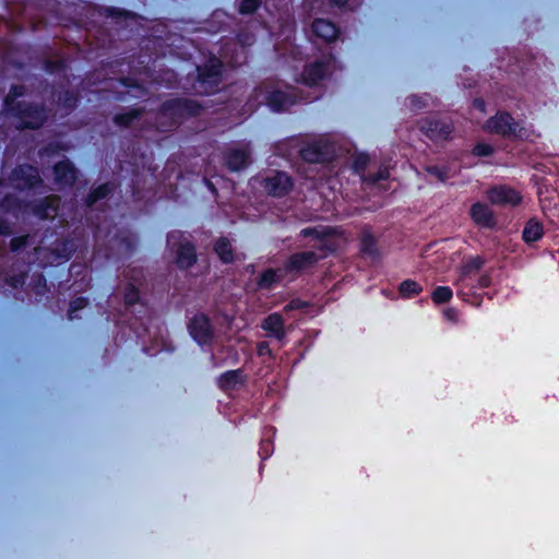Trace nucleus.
Segmentation results:
<instances>
[{"label": "nucleus", "mask_w": 559, "mask_h": 559, "mask_svg": "<svg viewBox=\"0 0 559 559\" xmlns=\"http://www.w3.org/2000/svg\"><path fill=\"white\" fill-rule=\"evenodd\" d=\"M22 94L23 87L14 86L5 98L7 109L19 119V128H38L45 119V114L37 107L24 103L15 104V98Z\"/></svg>", "instance_id": "f257e3e1"}, {"label": "nucleus", "mask_w": 559, "mask_h": 559, "mask_svg": "<svg viewBox=\"0 0 559 559\" xmlns=\"http://www.w3.org/2000/svg\"><path fill=\"white\" fill-rule=\"evenodd\" d=\"M253 98L258 104H266L274 111L285 110L294 103L290 93L275 88L269 83L257 88Z\"/></svg>", "instance_id": "f03ea898"}, {"label": "nucleus", "mask_w": 559, "mask_h": 559, "mask_svg": "<svg viewBox=\"0 0 559 559\" xmlns=\"http://www.w3.org/2000/svg\"><path fill=\"white\" fill-rule=\"evenodd\" d=\"M484 130L501 135H514L521 139H527L526 131L513 122L508 114H500L489 119L484 126Z\"/></svg>", "instance_id": "7ed1b4c3"}, {"label": "nucleus", "mask_w": 559, "mask_h": 559, "mask_svg": "<svg viewBox=\"0 0 559 559\" xmlns=\"http://www.w3.org/2000/svg\"><path fill=\"white\" fill-rule=\"evenodd\" d=\"M168 247L177 252V262L180 267H189L195 260L194 249L179 231L169 234Z\"/></svg>", "instance_id": "20e7f679"}, {"label": "nucleus", "mask_w": 559, "mask_h": 559, "mask_svg": "<svg viewBox=\"0 0 559 559\" xmlns=\"http://www.w3.org/2000/svg\"><path fill=\"white\" fill-rule=\"evenodd\" d=\"M302 158L310 163H326L337 157L333 143L319 140L301 151Z\"/></svg>", "instance_id": "39448f33"}, {"label": "nucleus", "mask_w": 559, "mask_h": 559, "mask_svg": "<svg viewBox=\"0 0 559 559\" xmlns=\"http://www.w3.org/2000/svg\"><path fill=\"white\" fill-rule=\"evenodd\" d=\"M487 197L492 204L503 206H515L522 200L516 190L507 186L493 187L487 192Z\"/></svg>", "instance_id": "423d86ee"}, {"label": "nucleus", "mask_w": 559, "mask_h": 559, "mask_svg": "<svg viewBox=\"0 0 559 559\" xmlns=\"http://www.w3.org/2000/svg\"><path fill=\"white\" fill-rule=\"evenodd\" d=\"M483 264V260L479 257L468 259L461 269L459 278L455 283L457 286V295L464 296V289L472 287V276L478 272Z\"/></svg>", "instance_id": "0eeeda50"}, {"label": "nucleus", "mask_w": 559, "mask_h": 559, "mask_svg": "<svg viewBox=\"0 0 559 559\" xmlns=\"http://www.w3.org/2000/svg\"><path fill=\"white\" fill-rule=\"evenodd\" d=\"M420 128L432 139H448L453 132L452 122L441 119H427L421 123Z\"/></svg>", "instance_id": "6e6552de"}, {"label": "nucleus", "mask_w": 559, "mask_h": 559, "mask_svg": "<svg viewBox=\"0 0 559 559\" xmlns=\"http://www.w3.org/2000/svg\"><path fill=\"white\" fill-rule=\"evenodd\" d=\"M302 233L306 237L312 235L318 242L316 243V246L320 248L334 250L338 245L337 241L334 239V236L337 234L336 229H332L329 227H319L314 229H305L302 230Z\"/></svg>", "instance_id": "1a4fd4ad"}, {"label": "nucleus", "mask_w": 559, "mask_h": 559, "mask_svg": "<svg viewBox=\"0 0 559 559\" xmlns=\"http://www.w3.org/2000/svg\"><path fill=\"white\" fill-rule=\"evenodd\" d=\"M222 61L216 57L209 60L206 64L198 68L199 79L201 84H209L210 88L218 83V75L221 73Z\"/></svg>", "instance_id": "9d476101"}, {"label": "nucleus", "mask_w": 559, "mask_h": 559, "mask_svg": "<svg viewBox=\"0 0 559 559\" xmlns=\"http://www.w3.org/2000/svg\"><path fill=\"white\" fill-rule=\"evenodd\" d=\"M189 329L192 337L200 344L206 343L212 336V326L204 314L195 316Z\"/></svg>", "instance_id": "9b49d317"}, {"label": "nucleus", "mask_w": 559, "mask_h": 559, "mask_svg": "<svg viewBox=\"0 0 559 559\" xmlns=\"http://www.w3.org/2000/svg\"><path fill=\"white\" fill-rule=\"evenodd\" d=\"M290 187V178L285 173H275L265 179V190L273 195H283Z\"/></svg>", "instance_id": "f8f14e48"}, {"label": "nucleus", "mask_w": 559, "mask_h": 559, "mask_svg": "<svg viewBox=\"0 0 559 559\" xmlns=\"http://www.w3.org/2000/svg\"><path fill=\"white\" fill-rule=\"evenodd\" d=\"M13 176L19 188L34 187L39 181L37 169L32 166H22L15 169Z\"/></svg>", "instance_id": "ddd939ff"}, {"label": "nucleus", "mask_w": 559, "mask_h": 559, "mask_svg": "<svg viewBox=\"0 0 559 559\" xmlns=\"http://www.w3.org/2000/svg\"><path fill=\"white\" fill-rule=\"evenodd\" d=\"M471 216L476 224L485 227H491L495 224L492 212L483 203H475L472 206Z\"/></svg>", "instance_id": "4468645a"}, {"label": "nucleus", "mask_w": 559, "mask_h": 559, "mask_svg": "<svg viewBox=\"0 0 559 559\" xmlns=\"http://www.w3.org/2000/svg\"><path fill=\"white\" fill-rule=\"evenodd\" d=\"M263 329L269 335L282 340L285 335L284 319L278 313L270 314L263 323Z\"/></svg>", "instance_id": "2eb2a0df"}, {"label": "nucleus", "mask_w": 559, "mask_h": 559, "mask_svg": "<svg viewBox=\"0 0 559 559\" xmlns=\"http://www.w3.org/2000/svg\"><path fill=\"white\" fill-rule=\"evenodd\" d=\"M312 32L325 41L333 40L337 35L336 26L326 20H316L312 24Z\"/></svg>", "instance_id": "dca6fc26"}, {"label": "nucleus", "mask_w": 559, "mask_h": 559, "mask_svg": "<svg viewBox=\"0 0 559 559\" xmlns=\"http://www.w3.org/2000/svg\"><path fill=\"white\" fill-rule=\"evenodd\" d=\"M329 71V67L325 63H313L305 69L302 80L307 85H316L321 79H323Z\"/></svg>", "instance_id": "f3484780"}, {"label": "nucleus", "mask_w": 559, "mask_h": 559, "mask_svg": "<svg viewBox=\"0 0 559 559\" xmlns=\"http://www.w3.org/2000/svg\"><path fill=\"white\" fill-rule=\"evenodd\" d=\"M226 164L231 170H239L249 164V153L246 148H233L226 156Z\"/></svg>", "instance_id": "a211bd4d"}, {"label": "nucleus", "mask_w": 559, "mask_h": 559, "mask_svg": "<svg viewBox=\"0 0 559 559\" xmlns=\"http://www.w3.org/2000/svg\"><path fill=\"white\" fill-rule=\"evenodd\" d=\"M53 171L55 179L60 185H70L75 180V170L67 160L59 162Z\"/></svg>", "instance_id": "6ab92c4d"}, {"label": "nucleus", "mask_w": 559, "mask_h": 559, "mask_svg": "<svg viewBox=\"0 0 559 559\" xmlns=\"http://www.w3.org/2000/svg\"><path fill=\"white\" fill-rule=\"evenodd\" d=\"M323 254H317L312 251H305L292 257L289 267L292 270H302L313 264L318 259L322 258Z\"/></svg>", "instance_id": "aec40b11"}, {"label": "nucleus", "mask_w": 559, "mask_h": 559, "mask_svg": "<svg viewBox=\"0 0 559 559\" xmlns=\"http://www.w3.org/2000/svg\"><path fill=\"white\" fill-rule=\"evenodd\" d=\"M544 235V226L536 218H531L523 229V239L527 243L535 242Z\"/></svg>", "instance_id": "412c9836"}, {"label": "nucleus", "mask_w": 559, "mask_h": 559, "mask_svg": "<svg viewBox=\"0 0 559 559\" xmlns=\"http://www.w3.org/2000/svg\"><path fill=\"white\" fill-rule=\"evenodd\" d=\"M271 14V20L264 21L265 27L271 32V34H277L284 24L288 23L289 14L287 11H277L276 13Z\"/></svg>", "instance_id": "4be33fe9"}, {"label": "nucleus", "mask_w": 559, "mask_h": 559, "mask_svg": "<svg viewBox=\"0 0 559 559\" xmlns=\"http://www.w3.org/2000/svg\"><path fill=\"white\" fill-rule=\"evenodd\" d=\"M285 271L282 269L278 270H267L265 271L259 281V286L261 288H271L274 284L281 282L284 278Z\"/></svg>", "instance_id": "5701e85b"}, {"label": "nucleus", "mask_w": 559, "mask_h": 559, "mask_svg": "<svg viewBox=\"0 0 559 559\" xmlns=\"http://www.w3.org/2000/svg\"><path fill=\"white\" fill-rule=\"evenodd\" d=\"M241 382L242 376L238 370L228 371L224 373L219 379V385L224 390L235 389Z\"/></svg>", "instance_id": "b1692460"}, {"label": "nucleus", "mask_w": 559, "mask_h": 559, "mask_svg": "<svg viewBox=\"0 0 559 559\" xmlns=\"http://www.w3.org/2000/svg\"><path fill=\"white\" fill-rule=\"evenodd\" d=\"M215 251L217 255L224 262H230L234 260L233 248L229 240L222 238L215 243Z\"/></svg>", "instance_id": "393cba45"}, {"label": "nucleus", "mask_w": 559, "mask_h": 559, "mask_svg": "<svg viewBox=\"0 0 559 559\" xmlns=\"http://www.w3.org/2000/svg\"><path fill=\"white\" fill-rule=\"evenodd\" d=\"M399 292L402 297L412 298L421 292V287L418 283L407 280L400 285Z\"/></svg>", "instance_id": "a878e982"}, {"label": "nucleus", "mask_w": 559, "mask_h": 559, "mask_svg": "<svg viewBox=\"0 0 559 559\" xmlns=\"http://www.w3.org/2000/svg\"><path fill=\"white\" fill-rule=\"evenodd\" d=\"M452 298V290L445 286H439L433 290L432 299L436 304L447 302Z\"/></svg>", "instance_id": "bb28decb"}, {"label": "nucleus", "mask_w": 559, "mask_h": 559, "mask_svg": "<svg viewBox=\"0 0 559 559\" xmlns=\"http://www.w3.org/2000/svg\"><path fill=\"white\" fill-rule=\"evenodd\" d=\"M325 2L334 3L338 7H342L347 3V0H306L305 4L312 10L316 8H322L325 4Z\"/></svg>", "instance_id": "cd10ccee"}, {"label": "nucleus", "mask_w": 559, "mask_h": 559, "mask_svg": "<svg viewBox=\"0 0 559 559\" xmlns=\"http://www.w3.org/2000/svg\"><path fill=\"white\" fill-rule=\"evenodd\" d=\"M47 209L45 210L44 217H52L57 214L59 199L57 197L47 198Z\"/></svg>", "instance_id": "c85d7f7f"}, {"label": "nucleus", "mask_w": 559, "mask_h": 559, "mask_svg": "<svg viewBox=\"0 0 559 559\" xmlns=\"http://www.w3.org/2000/svg\"><path fill=\"white\" fill-rule=\"evenodd\" d=\"M389 178V171L386 168L380 169L377 175L369 176L368 178H364V181L369 182L371 185H379V187H382L380 185V181L385 180Z\"/></svg>", "instance_id": "c756f323"}, {"label": "nucleus", "mask_w": 559, "mask_h": 559, "mask_svg": "<svg viewBox=\"0 0 559 559\" xmlns=\"http://www.w3.org/2000/svg\"><path fill=\"white\" fill-rule=\"evenodd\" d=\"M124 300L128 305H133L139 300V292L134 284H130L126 288Z\"/></svg>", "instance_id": "7c9ffc66"}, {"label": "nucleus", "mask_w": 559, "mask_h": 559, "mask_svg": "<svg viewBox=\"0 0 559 559\" xmlns=\"http://www.w3.org/2000/svg\"><path fill=\"white\" fill-rule=\"evenodd\" d=\"M109 191L107 185L97 188L88 198V205L94 204L97 200L104 198Z\"/></svg>", "instance_id": "2f4dec72"}, {"label": "nucleus", "mask_w": 559, "mask_h": 559, "mask_svg": "<svg viewBox=\"0 0 559 559\" xmlns=\"http://www.w3.org/2000/svg\"><path fill=\"white\" fill-rule=\"evenodd\" d=\"M138 116L136 112L130 111L124 115H120L116 118L117 123L121 126H131L135 117Z\"/></svg>", "instance_id": "473e14b6"}, {"label": "nucleus", "mask_w": 559, "mask_h": 559, "mask_svg": "<svg viewBox=\"0 0 559 559\" xmlns=\"http://www.w3.org/2000/svg\"><path fill=\"white\" fill-rule=\"evenodd\" d=\"M368 163V156L365 154H357L353 156V166L358 171L362 169Z\"/></svg>", "instance_id": "72a5a7b5"}, {"label": "nucleus", "mask_w": 559, "mask_h": 559, "mask_svg": "<svg viewBox=\"0 0 559 559\" xmlns=\"http://www.w3.org/2000/svg\"><path fill=\"white\" fill-rule=\"evenodd\" d=\"M492 153V147L486 143H478L474 147V154L478 156H488Z\"/></svg>", "instance_id": "f704fd0d"}, {"label": "nucleus", "mask_w": 559, "mask_h": 559, "mask_svg": "<svg viewBox=\"0 0 559 559\" xmlns=\"http://www.w3.org/2000/svg\"><path fill=\"white\" fill-rule=\"evenodd\" d=\"M258 8V0H243L240 4V12L243 14L250 13Z\"/></svg>", "instance_id": "c9c22d12"}, {"label": "nucleus", "mask_w": 559, "mask_h": 559, "mask_svg": "<svg viewBox=\"0 0 559 559\" xmlns=\"http://www.w3.org/2000/svg\"><path fill=\"white\" fill-rule=\"evenodd\" d=\"M86 305L85 300L83 298H78L74 301H72L70 306V318L74 319V312L81 308H84Z\"/></svg>", "instance_id": "e433bc0d"}, {"label": "nucleus", "mask_w": 559, "mask_h": 559, "mask_svg": "<svg viewBox=\"0 0 559 559\" xmlns=\"http://www.w3.org/2000/svg\"><path fill=\"white\" fill-rule=\"evenodd\" d=\"M372 246H373V237L370 236V235L364 236V238H362V250L366 253L372 254L373 253Z\"/></svg>", "instance_id": "4c0bfd02"}, {"label": "nucleus", "mask_w": 559, "mask_h": 559, "mask_svg": "<svg viewBox=\"0 0 559 559\" xmlns=\"http://www.w3.org/2000/svg\"><path fill=\"white\" fill-rule=\"evenodd\" d=\"M272 452V445L270 443H266V442H263L262 445H261V455H263L264 457H267Z\"/></svg>", "instance_id": "58836bf2"}, {"label": "nucleus", "mask_w": 559, "mask_h": 559, "mask_svg": "<svg viewBox=\"0 0 559 559\" xmlns=\"http://www.w3.org/2000/svg\"><path fill=\"white\" fill-rule=\"evenodd\" d=\"M485 109V103L481 99H475L473 103V110H478L483 112Z\"/></svg>", "instance_id": "ea45409f"}, {"label": "nucleus", "mask_w": 559, "mask_h": 559, "mask_svg": "<svg viewBox=\"0 0 559 559\" xmlns=\"http://www.w3.org/2000/svg\"><path fill=\"white\" fill-rule=\"evenodd\" d=\"M302 306V304L300 301H292L288 306L285 307V311H289V310H293V309H297V308H300Z\"/></svg>", "instance_id": "a19ab883"}, {"label": "nucleus", "mask_w": 559, "mask_h": 559, "mask_svg": "<svg viewBox=\"0 0 559 559\" xmlns=\"http://www.w3.org/2000/svg\"><path fill=\"white\" fill-rule=\"evenodd\" d=\"M267 352V345L265 343H262L260 346H259V353L261 355H263L264 353Z\"/></svg>", "instance_id": "79ce46f5"}, {"label": "nucleus", "mask_w": 559, "mask_h": 559, "mask_svg": "<svg viewBox=\"0 0 559 559\" xmlns=\"http://www.w3.org/2000/svg\"><path fill=\"white\" fill-rule=\"evenodd\" d=\"M488 283H489V282H488V278H487V277H485V276H484V277H480V278H479V285H480L481 287L487 286V285H488Z\"/></svg>", "instance_id": "37998d69"}, {"label": "nucleus", "mask_w": 559, "mask_h": 559, "mask_svg": "<svg viewBox=\"0 0 559 559\" xmlns=\"http://www.w3.org/2000/svg\"><path fill=\"white\" fill-rule=\"evenodd\" d=\"M445 316H447L450 320H452V319H454V311H453L452 309H449V310H447V311H445Z\"/></svg>", "instance_id": "c03bdc74"}, {"label": "nucleus", "mask_w": 559, "mask_h": 559, "mask_svg": "<svg viewBox=\"0 0 559 559\" xmlns=\"http://www.w3.org/2000/svg\"><path fill=\"white\" fill-rule=\"evenodd\" d=\"M239 40H240L241 45H249L250 44V41L247 38L242 37V36L239 38Z\"/></svg>", "instance_id": "a18cd8bd"}, {"label": "nucleus", "mask_w": 559, "mask_h": 559, "mask_svg": "<svg viewBox=\"0 0 559 559\" xmlns=\"http://www.w3.org/2000/svg\"><path fill=\"white\" fill-rule=\"evenodd\" d=\"M416 99H417V97H412V98H411L412 104H414V102H415Z\"/></svg>", "instance_id": "49530a36"}]
</instances>
